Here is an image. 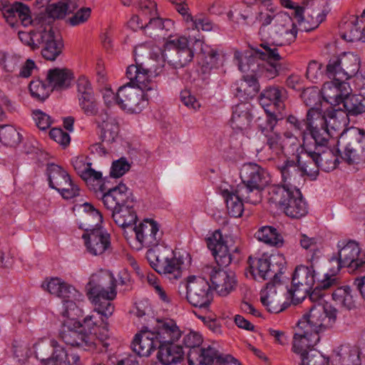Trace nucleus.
<instances>
[{
	"instance_id": "f257e3e1",
	"label": "nucleus",
	"mask_w": 365,
	"mask_h": 365,
	"mask_svg": "<svg viewBox=\"0 0 365 365\" xmlns=\"http://www.w3.org/2000/svg\"><path fill=\"white\" fill-rule=\"evenodd\" d=\"M336 317L337 309L332 305L316 304L312 307L297 324L293 338L294 352L300 354L301 357L310 353L319 341V332L332 327Z\"/></svg>"
},
{
	"instance_id": "f03ea898",
	"label": "nucleus",
	"mask_w": 365,
	"mask_h": 365,
	"mask_svg": "<svg viewBox=\"0 0 365 365\" xmlns=\"http://www.w3.org/2000/svg\"><path fill=\"white\" fill-rule=\"evenodd\" d=\"M254 4L260 5L257 19L261 24L259 34L269 36L274 41L272 47L289 45L297 34V29L292 17L285 12L275 13L271 0H254Z\"/></svg>"
},
{
	"instance_id": "7ed1b4c3",
	"label": "nucleus",
	"mask_w": 365,
	"mask_h": 365,
	"mask_svg": "<svg viewBox=\"0 0 365 365\" xmlns=\"http://www.w3.org/2000/svg\"><path fill=\"white\" fill-rule=\"evenodd\" d=\"M0 14L6 22L13 29L18 27L19 23L27 26L33 24L34 28L29 32L18 31L20 41L29 46L33 51L39 48V41L42 39L44 27L32 19L31 11L26 5L22 3L10 4L6 1H0Z\"/></svg>"
},
{
	"instance_id": "20e7f679",
	"label": "nucleus",
	"mask_w": 365,
	"mask_h": 365,
	"mask_svg": "<svg viewBox=\"0 0 365 365\" xmlns=\"http://www.w3.org/2000/svg\"><path fill=\"white\" fill-rule=\"evenodd\" d=\"M241 183L238 184V192L245 199L257 205L262 200V192L270 182L269 173L255 163H245L240 173Z\"/></svg>"
},
{
	"instance_id": "39448f33",
	"label": "nucleus",
	"mask_w": 365,
	"mask_h": 365,
	"mask_svg": "<svg viewBox=\"0 0 365 365\" xmlns=\"http://www.w3.org/2000/svg\"><path fill=\"white\" fill-rule=\"evenodd\" d=\"M268 201L292 218H300L308 212L307 203L296 186L272 185L269 189Z\"/></svg>"
},
{
	"instance_id": "423d86ee",
	"label": "nucleus",
	"mask_w": 365,
	"mask_h": 365,
	"mask_svg": "<svg viewBox=\"0 0 365 365\" xmlns=\"http://www.w3.org/2000/svg\"><path fill=\"white\" fill-rule=\"evenodd\" d=\"M179 294L185 297L193 307L207 309L212 301V291L208 281L203 277L190 276L178 287Z\"/></svg>"
},
{
	"instance_id": "0eeeda50",
	"label": "nucleus",
	"mask_w": 365,
	"mask_h": 365,
	"mask_svg": "<svg viewBox=\"0 0 365 365\" xmlns=\"http://www.w3.org/2000/svg\"><path fill=\"white\" fill-rule=\"evenodd\" d=\"M338 145L344 148L341 156L349 164L365 162V132L357 128H350L341 133Z\"/></svg>"
},
{
	"instance_id": "6e6552de",
	"label": "nucleus",
	"mask_w": 365,
	"mask_h": 365,
	"mask_svg": "<svg viewBox=\"0 0 365 365\" xmlns=\"http://www.w3.org/2000/svg\"><path fill=\"white\" fill-rule=\"evenodd\" d=\"M164 61L174 68H181L190 63L194 56V52L188 45L185 36L173 37L171 34L164 45L162 53Z\"/></svg>"
},
{
	"instance_id": "1a4fd4ad",
	"label": "nucleus",
	"mask_w": 365,
	"mask_h": 365,
	"mask_svg": "<svg viewBox=\"0 0 365 365\" xmlns=\"http://www.w3.org/2000/svg\"><path fill=\"white\" fill-rule=\"evenodd\" d=\"M329 12L327 0H303L301 6L295 8V17L304 25L305 31H312L323 22Z\"/></svg>"
},
{
	"instance_id": "9d476101",
	"label": "nucleus",
	"mask_w": 365,
	"mask_h": 365,
	"mask_svg": "<svg viewBox=\"0 0 365 365\" xmlns=\"http://www.w3.org/2000/svg\"><path fill=\"white\" fill-rule=\"evenodd\" d=\"M202 342V337L195 331H190L183 338V344L190 348L187 353V361L189 365H210L214 363L215 359L217 362L222 361V359L217 357V350L208 346L207 348H200Z\"/></svg>"
},
{
	"instance_id": "9b49d317",
	"label": "nucleus",
	"mask_w": 365,
	"mask_h": 365,
	"mask_svg": "<svg viewBox=\"0 0 365 365\" xmlns=\"http://www.w3.org/2000/svg\"><path fill=\"white\" fill-rule=\"evenodd\" d=\"M96 185L98 189H93L101 192L103 203L108 210L113 211L128 204H133V194L125 184L120 183L114 187L107 188L102 179L101 182Z\"/></svg>"
},
{
	"instance_id": "f8f14e48",
	"label": "nucleus",
	"mask_w": 365,
	"mask_h": 365,
	"mask_svg": "<svg viewBox=\"0 0 365 365\" xmlns=\"http://www.w3.org/2000/svg\"><path fill=\"white\" fill-rule=\"evenodd\" d=\"M148 258L151 267L159 274H173L175 278L180 274V262L169 247L158 248L149 251Z\"/></svg>"
},
{
	"instance_id": "ddd939ff",
	"label": "nucleus",
	"mask_w": 365,
	"mask_h": 365,
	"mask_svg": "<svg viewBox=\"0 0 365 365\" xmlns=\"http://www.w3.org/2000/svg\"><path fill=\"white\" fill-rule=\"evenodd\" d=\"M251 56L259 58L267 62L265 75L269 78H273L279 75V71L285 65L284 56L280 53L279 48L272 47L268 43H262L259 47L252 48Z\"/></svg>"
},
{
	"instance_id": "4468645a",
	"label": "nucleus",
	"mask_w": 365,
	"mask_h": 365,
	"mask_svg": "<svg viewBox=\"0 0 365 365\" xmlns=\"http://www.w3.org/2000/svg\"><path fill=\"white\" fill-rule=\"evenodd\" d=\"M88 297L95 296L116 297V279L107 270H100L93 274L86 285Z\"/></svg>"
},
{
	"instance_id": "2eb2a0df",
	"label": "nucleus",
	"mask_w": 365,
	"mask_h": 365,
	"mask_svg": "<svg viewBox=\"0 0 365 365\" xmlns=\"http://www.w3.org/2000/svg\"><path fill=\"white\" fill-rule=\"evenodd\" d=\"M207 246L212 252L219 267H227L235 259L230 252L225 237L220 230L213 232L206 238Z\"/></svg>"
},
{
	"instance_id": "dca6fc26",
	"label": "nucleus",
	"mask_w": 365,
	"mask_h": 365,
	"mask_svg": "<svg viewBox=\"0 0 365 365\" xmlns=\"http://www.w3.org/2000/svg\"><path fill=\"white\" fill-rule=\"evenodd\" d=\"M143 93L129 84L119 88L117 92V105L122 109L138 113L144 107Z\"/></svg>"
},
{
	"instance_id": "f3484780",
	"label": "nucleus",
	"mask_w": 365,
	"mask_h": 365,
	"mask_svg": "<svg viewBox=\"0 0 365 365\" xmlns=\"http://www.w3.org/2000/svg\"><path fill=\"white\" fill-rule=\"evenodd\" d=\"M42 46V56L48 61H54L62 52L63 43L59 34L53 27L46 26L39 41V47Z\"/></svg>"
},
{
	"instance_id": "a211bd4d",
	"label": "nucleus",
	"mask_w": 365,
	"mask_h": 365,
	"mask_svg": "<svg viewBox=\"0 0 365 365\" xmlns=\"http://www.w3.org/2000/svg\"><path fill=\"white\" fill-rule=\"evenodd\" d=\"M80 322L74 321L73 323L64 325L61 333L63 341L72 346L91 347L93 342L92 337L83 331L84 328Z\"/></svg>"
},
{
	"instance_id": "6ab92c4d",
	"label": "nucleus",
	"mask_w": 365,
	"mask_h": 365,
	"mask_svg": "<svg viewBox=\"0 0 365 365\" xmlns=\"http://www.w3.org/2000/svg\"><path fill=\"white\" fill-rule=\"evenodd\" d=\"M137 240L144 247H157L161 240L162 232L158 225L152 220H146L133 227Z\"/></svg>"
},
{
	"instance_id": "aec40b11",
	"label": "nucleus",
	"mask_w": 365,
	"mask_h": 365,
	"mask_svg": "<svg viewBox=\"0 0 365 365\" xmlns=\"http://www.w3.org/2000/svg\"><path fill=\"white\" fill-rule=\"evenodd\" d=\"M82 237L89 253L93 255H101L110 250V237L102 228L93 229L91 232H86Z\"/></svg>"
},
{
	"instance_id": "412c9836",
	"label": "nucleus",
	"mask_w": 365,
	"mask_h": 365,
	"mask_svg": "<svg viewBox=\"0 0 365 365\" xmlns=\"http://www.w3.org/2000/svg\"><path fill=\"white\" fill-rule=\"evenodd\" d=\"M249 271L255 279L267 280L270 279L275 285L282 286L279 273L271 267V263L267 259L255 258L249 257L247 259Z\"/></svg>"
},
{
	"instance_id": "4be33fe9",
	"label": "nucleus",
	"mask_w": 365,
	"mask_h": 365,
	"mask_svg": "<svg viewBox=\"0 0 365 365\" xmlns=\"http://www.w3.org/2000/svg\"><path fill=\"white\" fill-rule=\"evenodd\" d=\"M151 331L158 345L175 343L182 334L175 322L172 319H158L157 325Z\"/></svg>"
},
{
	"instance_id": "5701e85b",
	"label": "nucleus",
	"mask_w": 365,
	"mask_h": 365,
	"mask_svg": "<svg viewBox=\"0 0 365 365\" xmlns=\"http://www.w3.org/2000/svg\"><path fill=\"white\" fill-rule=\"evenodd\" d=\"M126 76L130 80L128 84L142 93L152 91L156 87L155 83L149 80L151 76L142 63L129 66L126 71Z\"/></svg>"
},
{
	"instance_id": "b1692460",
	"label": "nucleus",
	"mask_w": 365,
	"mask_h": 365,
	"mask_svg": "<svg viewBox=\"0 0 365 365\" xmlns=\"http://www.w3.org/2000/svg\"><path fill=\"white\" fill-rule=\"evenodd\" d=\"M210 279L215 291L222 297L228 295L237 285L235 273L223 269H213L210 274Z\"/></svg>"
},
{
	"instance_id": "393cba45",
	"label": "nucleus",
	"mask_w": 365,
	"mask_h": 365,
	"mask_svg": "<svg viewBox=\"0 0 365 365\" xmlns=\"http://www.w3.org/2000/svg\"><path fill=\"white\" fill-rule=\"evenodd\" d=\"M331 65L329 68L337 66H342L343 71H341L338 74L339 77L347 81L358 73L360 68V58L353 53H344L332 56Z\"/></svg>"
},
{
	"instance_id": "a878e982",
	"label": "nucleus",
	"mask_w": 365,
	"mask_h": 365,
	"mask_svg": "<svg viewBox=\"0 0 365 365\" xmlns=\"http://www.w3.org/2000/svg\"><path fill=\"white\" fill-rule=\"evenodd\" d=\"M319 115V109L316 108H309L307 111L305 119L299 120L296 116L290 115L287 117V121L290 128L294 131L296 138H301L303 144L305 143L308 137V131L314 126V119H317Z\"/></svg>"
},
{
	"instance_id": "bb28decb",
	"label": "nucleus",
	"mask_w": 365,
	"mask_h": 365,
	"mask_svg": "<svg viewBox=\"0 0 365 365\" xmlns=\"http://www.w3.org/2000/svg\"><path fill=\"white\" fill-rule=\"evenodd\" d=\"M150 330L142 329L137 334L132 343L133 350L140 356H148L158 349V344Z\"/></svg>"
},
{
	"instance_id": "cd10ccee",
	"label": "nucleus",
	"mask_w": 365,
	"mask_h": 365,
	"mask_svg": "<svg viewBox=\"0 0 365 365\" xmlns=\"http://www.w3.org/2000/svg\"><path fill=\"white\" fill-rule=\"evenodd\" d=\"M282 88L276 86H270L264 89L259 96V103L263 108L272 106V110L276 113L283 111L285 105L283 101Z\"/></svg>"
},
{
	"instance_id": "c85d7f7f",
	"label": "nucleus",
	"mask_w": 365,
	"mask_h": 365,
	"mask_svg": "<svg viewBox=\"0 0 365 365\" xmlns=\"http://www.w3.org/2000/svg\"><path fill=\"white\" fill-rule=\"evenodd\" d=\"M73 78L72 72L67 68L49 69L46 81L53 91H61L69 87Z\"/></svg>"
},
{
	"instance_id": "c756f323",
	"label": "nucleus",
	"mask_w": 365,
	"mask_h": 365,
	"mask_svg": "<svg viewBox=\"0 0 365 365\" xmlns=\"http://www.w3.org/2000/svg\"><path fill=\"white\" fill-rule=\"evenodd\" d=\"M73 166L78 175L89 185L91 182L101 183L102 181V173L96 171L91 168L92 163L86 162V158L83 156L77 157L72 161Z\"/></svg>"
},
{
	"instance_id": "7c9ffc66",
	"label": "nucleus",
	"mask_w": 365,
	"mask_h": 365,
	"mask_svg": "<svg viewBox=\"0 0 365 365\" xmlns=\"http://www.w3.org/2000/svg\"><path fill=\"white\" fill-rule=\"evenodd\" d=\"M222 195L226 202L227 212L233 217L242 216L244 211L243 202L252 204L248 199H245L239 194L238 187H236L235 190L232 192L228 190L223 191Z\"/></svg>"
},
{
	"instance_id": "2f4dec72",
	"label": "nucleus",
	"mask_w": 365,
	"mask_h": 365,
	"mask_svg": "<svg viewBox=\"0 0 365 365\" xmlns=\"http://www.w3.org/2000/svg\"><path fill=\"white\" fill-rule=\"evenodd\" d=\"M317 119H319L320 125H328L334 130L339 129L344 126L348 120V114L342 109L328 108L324 114H322L319 110V115Z\"/></svg>"
},
{
	"instance_id": "473e14b6",
	"label": "nucleus",
	"mask_w": 365,
	"mask_h": 365,
	"mask_svg": "<svg viewBox=\"0 0 365 365\" xmlns=\"http://www.w3.org/2000/svg\"><path fill=\"white\" fill-rule=\"evenodd\" d=\"M158 349L157 358L163 365L176 364L183 358L182 346L175 343L158 345Z\"/></svg>"
},
{
	"instance_id": "72a5a7b5",
	"label": "nucleus",
	"mask_w": 365,
	"mask_h": 365,
	"mask_svg": "<svg viewBox=\"0 0 365 365\" xmlns=\"http://www.w3.org/2000/svg\"><path fill=\"white\" fill-rule=\"evenodd\" d=\"M315 157L318 159L320 170L329 172L336 168L339 163V150L335 151L325 147L321 148L320 147H314Z\"/></svg>"
},
{
	"instance_id": "f704fd0d",
	"label": "nucleus",
	"mask_w": 365,
	"mask_h": 365,
	"mask_svg": "<svg viewBox=\"0 0 365 365\" xmlns=\"http://www.w3.org/2000/svg\"><path fill=\"white\" fill-rule=\"evenodd\" d=\"M68 11L66 8L63 6L62 2L49 4L44 13L39 14L35 18V22L40 24L43 27H52L51 24L56 19H63Z\"/></svg>"
},
{
	"instance_id": "c9c22d12",
	"label": "nucleus",
	"mask_w": 365,
	"mask_h": 365,
	"mask_svg": "<svg viewBox=\"0 0 365 365\" xmlns=\"http://www.w3.org/2000/svg\"><path fill=\"white\" fill-rule=\"evenodd\" d=\"M313 266L299 265L295 268L292 277L293 287H301L312 290L315 282Z\"/></svg>"
},
{
	"instance_id": "e433bc0d",
	"label": "nucleus",
	"mask_w": 365,
	"mask_h": 365,
	"mask_svg": "<svg viewBox=\"0 0 365 365\" xmlns=\"http://www.w3.org/2000/svg\"><path fill=\"white\" fill-rule=\"evenodd\" d=\"M314 155H316L314 149H306L304 157L297 156V163L301 167L304 175L312 179H316L320 170L318 159Z\"/></svg>"
},
{
	"instance_id": "4c0bfd02",
	"label": "nucleus",
	"mask_w": 365,
	"mask_h": 365,
	"mask_svg": "<svg viewBox=\"0 0 365 365\" xmlns=\"http://www.w3.org/2000/svg\"><path fill=\"white\" fill-rule=\"evenodd\" d=\"M51 346L53 347V351L46 365H76L79 361L78 355L69 354L63 347L57 345L56 341H51Z\"/></svg>"
},
{
	"instance_id": "58836bf2",
	"label": "nucleus",
	"mask_w": 365,
	"mask_h": 365,
	"mask_svg": "<svg viewBox=\"0 0 365 365\" xmlns=\"http://www.w3.org/2000/svg\"><path fill=\"white\" fill-rule=\"evenodd\" d=\"M279 169L284 182L283 185L296 186L294 184L304 175L299 165L294 160H287Z\"/></svg>"
},
{
	"instance_id": "ea45409f",
	"label": "nucleus",
	"mask_w": 365,
	"mask_h": 365,
	"mask_svg": "<svg viewBox=\"0 0 365 365\" xmlns=\"http://www.w3.org/2000/svg\"><path fill=\"white\" fill-rule=\"evenodd\" d=\"M111 212L114 222L122 228L133 226L138 220L137 214L133 209V204H128Z\"/></svg>"
},
{
	"instance_id": "a19ab883",
	"label": "nucleus",
	"mask_w": 365,
	"mask_h": 365,
	"mask_svg": "<svg viewBox=\"0 0 365 365\" xmlns=\"http://www.w3.org/2000/svg\"><path fill=\"white\" fill-rule=\"evenodd\" d=\"M251 120L249 106L247 103H240L234 107L231 118V125L233 129L239 130L247 129Z\"/></svg>"
},
{
	"instance_id": "79ce46f5",
	"label": "nucleus",
	"mask_w": 365,
	"mask_h": 365,
	"mask_svg": "<svg viewBox=\"0 0 365 365\" xmlns=\"http://www.w3.org/2000/svg\"><path fill=\"white\" fill-rule=\"evenodd\" d=\"M332 57L330 58L329 60L327 65L326 66L325 70V75L327 76L328 78L331 79V81L329 82H326L324 83L322 86V92L326 94L327 90L331 89V86H334V90L336 91V94L334 97L336 98L340 96L339 91L341 87L345 83L346 79L341 78L339 76V72L342 71V66H334L333 68H329L330 64H331Z\"/></svg>"
},
{
	"instance_id": "37998d69",
	"label": "nucleus",
	"mask_w": 365,
	"mask_h": 365,
	"mask_svg": "<svg viewBox=\"0 0 365 365\" xmlns=\"http://www.w3.org/2000/svg\"><path fill=\"white\" fill-rule=\"evenodd\" d=\"M277 287L279 286L275 285L272 282H267L266 285L267 294L266 296L261 297L260 298L261 302L266 307L267 311L275 314L279 313L287 308V306L282 303V299L275 296L277 294Z\"/></svg>"
},
{
	"instance_id": "c03bdc74",
	"label": "nucleus",
	"mask_w": 365,
	"mask_h": 365,
	"mask_svg": "<svg viewBox=\"0 0 365 365\" xmlns=\"http://www.w3.org/2000/svg\"><path fill=\"white\" fill-rule=\"evenodd\" d=\"M360 349L355 345L342 344L338 348L340 365H361Z\"/></svg>"
},
{
	"instance_id": "a18cd8bd",
	"label": "nucleus",
	"mask_w": 365,
	"mask_h": 365,
	"mask_svg": "<svg viewBox=\"0 0 365 365\" xmlns=\"http://www.w3.org/2000/svg\"><path fill=\"white\" fill-rule=\"evenodd\" d=\"M235 86L236 96L240 98H252L259 91V84L254 75L244 76Z\"/></svg>"
},
{
	"instance_id": "49530a36",
	"label": "nucleus",
	"mask_w": 365,
	"mask_h": 365,
	"mask_svg": "<svg viewBox=\"0 0 365 365\" xmlns=\"http://www.w3.org/2000/svg\"><path fill=\"white\" fill-rule=\"evenodd\" d=\"M337 278L331 274L327 273L324 276V278L319 281L317 285V287L307 294L309 295V299L310 301L314 302V304L309 308V309L316 304H320L323 307L326 305H330L328 303L322 304L321 301L322 300L324 294L322 293V290L327 289L331 287L336 284Z\"/></svg>"
},
{
	"instance_id": "de8ad7c7",
	"label": "nucleus",
	"mask_w": 365,
	"mask_h": 365,
	"mask_svg": "<svg viewBox=\"0 0 365 365\" xmlns=\"http://www.w3.org/2000/svg\"><path fill=\"white\" fill-rule=\"evenodd\" d=\"M46 172L49 186L53 189L58 190L60 187L68 185L71 180L70 175L65 170L53 163L48 164Z\"/></svg>"
},
{
	"instance_id": "09e8293b",
	"label": "nucleus",
	"mask_w": 365,
	"mask_h": 365,
	"mask_svg": "<svg viewBox=\"0 0 365 365\" xmlns=\"http://www.w3.org/2000/svg\"><path fill=\"white\" fill-rule=\"evenodd\" d=\"M341 37L349 41L354 42L361 41V30L359 26V18L352 16L349 20L340 24Z\"/></svg>"
},
{
	"instance_id": "8fccbe9b",
	"label": "nucleus",
	"mask_w": 365,
	"mask_h": 365,
	"mask_svg": "<svg viewBox=\"0 0 365 365\" xmlns=\"http://www.w3.org/2000/svg\"><path fill=\"white\" fill-rule=\"evenodd\" d=\"M83 207L85 211L83 225L86 232H89L93 229L102 228L103 215L101 212L88 202L84 203Z\"/></svg>"
},
{
	"instance_id": "3c124183",
	"label": "nucleus",
	"mask_w": 365,
	"mask_h": 365,
	"mask_svg": "<svg viewBox=\"0 0 365 365\" xmlns=\"http://www.w3.org/2000/svg\"><path fill=\"white\" fill-rule=\"evenodd\" d=\"M255 236L259 241L277 247L282 246L284 242L282 236L272 226L262 227L256 232Z\"/></svg>"
},
{
	"instance_id": "603ef678",
	"label": "nucleus",
	"mask_w": 365,
	"mask_h": 365,
	"mask_svg": "<svg viewBox=\"0 0 365 365\" xmlns=\"http://www.w3.org/2000/svg\"><path fill=\"white\" fill-rule=\"evenodd\" d=\"M328 128V125H320L319 119H314V126L309 129L308 136L314 140V147H327L330 137Z\"/></svg>"
},
{
	"instance_id": "864d4df0",
	"label": "nucleus",
	"mask_w": 365,
	"mask_h": 365,
	"mask_svg": "<svg viewBox=\"0 0 365 365\" xmlns=\"http://www.w3.org/2000/svg\"><path fill=\"white\" fill-rule=\"evenodd\" d=\"M265 115L264 117H259L257 120L259 129L264 135L273 132L277 122L284 118L281 112L276 113L275 110L264 108Z\"/></svg>"
},
{
	"instance_id": "5fc2aeb1",
	"label": "nucleus",
	"mask_w": 365,
	"mask_h": 365,
	"mask_svg": "<svg viewBox=\"0 0 365 365\" xmlns=\"http://www.w3.org/2000/svg\"><path fill=\"white\" fill-rule=\"evenodd\" d=\"M88 298L94 305V312H96L106 319L113 314L114 305L112 301L115 297L98 295Z\"/></svg>"
},
{
	"instance_id": "6e6d98bb",
	"label": "nucleus",
	"mask_w": 365,
	"mask_h": 365,
	"mask_svg": "<svg viewBox=\"0 0 365 365\" xmlns=\"http://www.w3.org/2000/svg\"><path fill=\"white\" fill-rule=\"evenodd\" d=\"M343 106L348 115H357L365 112V98L360 95H348L343 100Z\"/></svg>"
},
{
	"instance_id": "4d7b16f0",
	"label": "nucleus",
	"mask_w": 365,
	"mask_h": 365,
	"mask_svg": "<svg viewBox=\"0 0 365 365\" xmlns=\"http://www.w3.org/2000/svg\"><path fill=\"white\" fill-rule=\"evenodd\" d=\"M99 127L101 128V138L103 141L113 143L118 138L119 125L115 118L107 116Z\"/></svg>"
},
{
	"instance_id": "13d9d810",
	"label": "nucleus",
	"mask_w": 365,
	"mask_h": 365,
	"mask_svg": "<svg viewBox=\"0 0 365 365\" xmlns=\"http://www.w3.org/2000/svg\"><path fill=\"white\" fill-rule=\"evenodd\" d=\"M333 300L339 305L351 309L355 307V302L351 294V289L348 286L336 288L332 293Z\"/></svg>"
},
{
	"instance_id": "bf43d9fd",
	"label": "nucleus",
	"mask_w": 365,
	"mask_h": 365,
	"mask_svg": "<svg viewBox=\"0 0 365 365\" xmlns=\"http://www.w3.org/2000/svg\"><path fill=\"white\" fill-rule=\"evenodd\" d=\"M29 89L31 96L38 101L43 102L48 98L52 89L50 86L45 82L35 79L30 82Z\"/></svg>"
},
{
	"instance_id": "052dcab7",
	"label": "nucleus",
	"mask_w": 365,
	"mask_h": 365,
	"mask_svg": "<svg viewBox=\"0 0 365 365\" xmlns=\"http://www.w3.org/2000/svg\"><path fill=\"white\" fill-rule=\"evenodd\" d=\"M0 140L6 145L16 146L21 141V136L15 128L11 125L0 127Z\"/></svg>"
},
{
	"instance_id": "680f3d73",
	"label": "nucleus",
	"mask_w": 365,
	"mask_h": 365,
	"mask_svg": "<svg viewBox=\"0 0 365 365\" xmlns=\"http://www.w3.org/2000/svg\"><path fill=\"white\" fill-rule=\"evenodd\" d=\"M201 52L204 56L202 69L204 73H206L217 66L220 54L217 49L210 48L207 45L202 46Z\"/></svg>"
},
{
	"instance_id": "e2e57ef3",
	"label": "nucleus",
	"mask_w": 365,
	"mask_h": 365,
	"mask_svg": "<svg viewBox=\"0 0 365 365\" xmlns=\"http://www.w3.org/2000/svg\"><path fill=\"white\" fill-rule=\"evenodd\" d=\"M21 58L17 55L0 53V65L6 72L12 73L21 64Z\"/></svg>"
},
{
	"instance_id": "0e129e2a",
	"label": "nucleus",
	"mask_w": 365,
	"mask_h": 365,
	"mask_svg": "<svg viewBox=\"0 0 365 365\" xmlns=\"http://www.w3.org/2000/svg\"><path fill=\"white\" fill-rule=\"evenodd\" d=\"M79 105L85 114L95 115L98 113V104L93 93L78 97Z\"/></svg>"
},
{
	"instance_id": "69168bd1",
	"label": "nucleus",
	"mask_w": 365,
	"mask_h": 365,
	"mask_svg": "<svg viewBox=\"0 0 365 365\" xmlns=\"http://www.w3.org/2000/svg\"><path fill=\"white\" fill-rule=\"evenodd\" d=\"M264 135L267 138L266 144L269 148L277 155L281 154L284 149L282 143L283 139L282 136L279 133L274 132L265 133Z\"/></svg>"
},
{
	"instance_id": "338daca9",
	"label": "nucleus",
	"mask_w": 365,
	"mask_h": 365,
	"mask_svg": "<svg viewBox=\"0 0 365 365\" xmlns=\"http://www.w3.org/2000/svg\"><path fill=\"white\" fill-rule=\"evenodd\" d=\"M300 365H328V360L316 350H310V353L301 357Z\"/></svg>"
},
{
	"instance_id": "774afa93",
	"label": "nucleus",
	"mask_w": 365,
	"mask_h": 365,
	"mask_svg": "<svg viewBox=\"0 0 365 365\" xmlns=\"http://www.w3.org/2000/svg\"><path fill=\"white\" fill-rule=\"evenodd\" d=\"M76 299H66L64 300V307L65 311L63 312V315L66 316L70 319V322H67L68 324L73 323L76 317H79L81 315L82 311L80 309L76 304Z\"/></svg>"
}]
</instances>
